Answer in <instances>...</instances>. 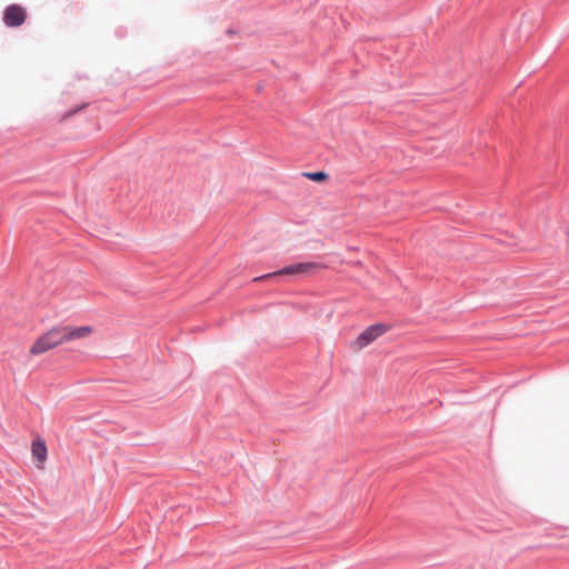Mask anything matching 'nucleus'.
Returning a JSON list of instances; mask_svg holds the SVG:
<instances>
[{"label":"nucleus","instance_id":"f257e3e1","mask_svg":"<svg viewBox=\"0 0 569 569\" xmlns=\"http://www.w3.org/2000/svg\"><path fill=\"white\" fill-rule=\"evenodd\" d=\"M63 343L60 326L53 327L37 338L29 352L39 356Z\"/></svg>","mask_w":569,"mask_h":569},{"label":"nucleus","instance_id":"f03ea898","mask_svg":"<svg viewBox=\"0 0 569 569\" xmlns=\"http://www.w3.org/2000/svg\"><path fill=\"white\" fill-rule=\"evenodd\" d=\"M387 331V327L383 325H373L362 331L353 342V347L357 350H361L365 347L369 346L377 338L382 336Z\"/></svg>","mask_w":569,"mask_h":569},{"label":"nucleus","instance_id":"7ed1b4c3","mask_svg":"<svg viewBox=\"0 0 569 569\" xmlns=\"http://www.w3.org/2000/svg\"><path fill=\"white\" fill-rule=\"evenodd\" d=\"M322 268H325V266L321 263L300 262V263L284 267L281 270H279L277 273H272V276H274V274H286V276L307 274V273H312ZM267 277H271V274H268Z\"/></svg>","mask_w":569,"mask_h":569},{"label":"nucleus","instance_id":"20e7f679","mask_svg":"<svg viewBox=\"0 0 569 569\" xmlns=\"http://www.w3.org/2000/svg\"><path fill=\"white\" fill-rule=\"evenodd\" d=\"M63 342H70L74 340H82L88 338L94 332V328L91 326L71 327L60 326Z\"/></svg>","mask_w":569,"mask_h":569},{"label":"nucleus","instance_id":"39448f33","mask_svg":"<svg viewBox=\"0 0 569 569\" xmlns=\"http://www.w3.org/2000/svg\"><path fill=\"white\" fill-rule=\"evenodd\" d=\"M27 18L24 8L19 4L9 6L3 13V21L6 26L14 28L21 26Z\"/></svg>","mask_w":569,"mask_h":569},{"label":"nucleus","instance_id":"423d86ee","mask_svg":"<svg viewBox=\"0 0 569 569\" xmlns=\"http://www.w3.org/2000/svg\"><path fill=\"white\" fill-rule=\"evenodd\" d=\"M31 452L33 458L38 461V468H42L47 460V446L43 439L37 438L32 441Z\"/></svg>","mask_w":569,"mask_h":569},{"label":"nucleus","instance_id":"0eeeda50","mask_svg":"<svg viewBox=\"0 0 569 569\" xmlns=\"http://www.w3.org/2000/svg\"><path fill=\"white\" fill-rule=\"evenodd\" d=\"M303 176L308 178L309 180L316 181V182H322L328 179V174L323 171H317V172H305Z\"/></svg>","mask_w":569,"mask_h":569}]
</instances>
